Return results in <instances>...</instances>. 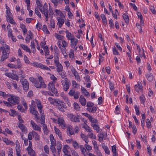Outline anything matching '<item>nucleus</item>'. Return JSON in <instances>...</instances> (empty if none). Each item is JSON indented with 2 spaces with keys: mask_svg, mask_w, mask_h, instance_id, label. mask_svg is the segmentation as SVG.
Listing matches in <instances>:
<instances>
[{
  "mask_svg": "<svg viewBox=\"0 0 156 156\" xmlns=\"http://www.w3.org/2000/svg\"><path fill=\"white\" fill-rule=\"evenodd\" d=\"M104 135L103 134L100 133L98 136L99 137V140L100 142H102L103 141V139Z\"/></svg>",
  "mask_w": 156,
  "mask_h": 156,
  "instance_id": "obj_59",
  "label": "nucleus"
},
{
  "mask_svg": "<svg viewBox=\"0 0 156 156\" xmlns=\"http://www.w3.org/2000/svg\"><path fill=\"white\" fill-rule=\"evenodd\" d=\"M9 51H7L5 49H4L3 51H2V55L0 59L1 62H3L5 60L7 59L9 56Z\"/></svg>",
  "mask_w": 156,
  "mask_h": 156,
  "instance_id": "obj_9",
  "label": "nucleus"
},
{
  "mask_svg": "<svg viewBox=\"0 0 156 156\" xmlns=\"http://www.w3.org/2000/svg\"><path fill=\"white\" fill-rule=\"evenodd\" d=\"M67 134L69 136L75 134L73 130V127L70 125H69L67 127Z\"/></svg>",
  "mask_w": 156,
  "mask_h": 156,
  "instance_id": "obj_18",
  "label": "nucleus"
},
{
  "mask_svg": "<svg viewBox=\"0 0 156 156\" xmlns=\"http://www.w3.org/2000/svg\"><path fill=\"white\" fill-rule=\"evenodd\" d=\"M43 48L45 52V55L47 56L49 55V52L48 47L47 46H45Z\"/></svg>",
  "mask_w": 156,
  "mask_h": 156,
  "instance_id": "obj_44",
  "label": "nucleus"
},
{
  "mask_svg": "<svg viewBox=\"0 0 156 156\" xmlns=\"http://www.w3.org/2000/svg\"><path fill=\"white\" fill-rule=\"evenodd\" d=\"M54 129L55 133L58 135V136L61 139H62L61 136V132H60V130L58 129L57 128L56 126H54Z\"/></svg>",
  "mask_w": 156,
  "mask_h": 156,
  "instance_id": "obj_29",
  "label": "nucleus"
},
{
  "mask_svg": "<svg viewBox=\"0 0 156 156\" xmlns=\"http://www.w3.org/2000/svg\"><path fill=\"white\" fill-rule=\"evenodd\" d=\"M61 83L62 85L63 90L65 91H67L69 87L71 84L68 78H65L64 80L61 81Z\"/></svg>",
  "mask_w": 156,
  "mask_h": 156,
  "instance_id": "obj_4",
  "label": "nucleus"
},
{
  "mask_svg": "<svg viewBox=\"0 0 156 156\" xmlns=\"http://www.w3.org/2000/svg\"><path fill=\"white\" fill-rule=\"evenodd\" d=\"M0 96L3 97L4 98H7L8 97H10V95L9 94H6L4 92L0 91Z\"/></svg>",
  "mask_w": 156,
  "mask_h": 156,
  "instance_id": "obj_45",
  "label": "nucleus"
},
{
  "mask_svg": "<svg viewBox=\"0 0 156 156\" xmlns=\"http://www.w3.org/2000/svg\"><path fill=\"white\" fill-rule=\"evenodd\" d=\"M55 12L58 16H59L60 17H63L65 18V16H64L63 13L60 11L59 10L56 9L55 10Z\"/></svg>",
  "mask_w": 156,
  "mask_h": 156,
  "instance_id": "obj_42",
  "label": "nucleus"
},
{
  "mask_svg": "<svg viewBox=\"0 0 156 156\" xmlns=\"http://www.w3.org/2000/svg\"><path fill=\"white\" fill-rule=\"evenodd\" d=\"M17 108L19 111L22 112H25V111H26V110L23 108L21 105H18L17 106Z\"/></svg>",
  "mask_w": 156,
  "mask_h": 156,
  "instance_id": "obj_56",
  "label": "nucleus"
},
{
  "mask_svg": "<svg viewBox=\"0 0 156 156\" xmlns=\"http://www.w3.org/2000/svg\"><path fill=\"white\" fill-rule=\"evenodd\" d=\"M5 75L13 80H16L17 81L19 80L18 76L12 73H5Z\"/></svg>",
  "mask_w": 156,
  "mask_h": 156,
  "instance_id": "obj_12",
  "label": "nucleus"
},
{
  "mask_svg": "<svg viewBox=\"0 0 156 156\" xmlns=\"http://www.w3.org/2000/svg\"><path fill=\"white\" fill-rule=\"evenodd\" d=\"M113 53L115 55H119V53L118 52L115 48H114L113 49Z\"/></svg>",
  "mask_w": 156,
  "mask_h": 156,
  "instance_id": "obj_64",
  "label": "nucleus"
},
{
  "mask_svg": "<svg viewBox=\"0 0 156 156\" xmlns=\"http://www.w3.org/2000/svg\"><path fill=\"white\" fill-rule=\"evenodd\" d=\"M16 155L17 156H21L20 154V145L18 140L16 141Z\"/></svg>",
  "mask_w": 156,
  "mask_h": 156,
  "instance_id": "obj_17",
  "label": "nucleus"
},
{
  "mask_svg": "<svg viewBox=\"0 0 156 156\" xmlns=\"http://www.w3.org/2000/svg\"><path fill=\"white\" fill-rule=\"evenodd\" d=\"M82 127L83 128H84L86 131L88 132H92V130L91 129L90 127L88 126L86 124H85Z\"/></svg>",
  "mask_w": 156,
  "mask_h": 156,
  "instance_id": "obj_37",
  "label": "nucleus"
},
{
  "mask_svg": "<svg viewBox=\"0 0 156 156\" xmlns=\"http://www.w3.org/2000/svg\"><path fill=\"white\" fill-rule=\"evenodd\" d=\"M81 90L82 92L83 93H84V95L85 96H86L87 98H88L90 96V95L89 93L87 92L86 89L84 87H82Z\"/></svg>",
  "mask_w": 156,
  "mask_h": 156,
  "instance_id": "obj_36",
  "label": "nucleus"
},
{
  "mask_svg": "<svg viewBox=\"0 0 156 156\" xmlns=\"http://www.w3.org/2000/svg\"><path fill=\"white\" fill-rule=\"evenodd\" d=\"M91 126L93 127L94 129L98 133L99 131V126L98 123L95 124H91Z\"/></svg>",
  "mask_w": 156,
  "mask_h": 156,
  "instance_id": "obj_28",
  "label": "nucleus"
},
{
  "mask_svg": "<svg viewBox=\"0 0 156 156\" xmlns=\"http://www.w3.org/2000/svg\"><path fill=\"white\" fill-rule=\"evenodd\" d=\"M57 20L58 21L57 24L58 25L59 27H61L64 22V18L58 17Z\"/></svg>",
  "mask_w": 156,
  "mask_h": 156,
  "instance_id": "obj_21",
  "label": "nucleus"
},
{
  "mask_svg": "<svg viewBox=\"0 0 156 156\" xmlns=\"http://www.w3.org/2000/svg\"><path fill=\"white\" fill-rule=\"evenodd\" d=\"M150 9L151 11V12L153 14H156V11L155 10L154 6L152 5L151 6L150 8Z\"/></svg>",
  "mask_w": 156,
  "mask_h": 156,
  "instance_id": "obj_62",
  "label": "nucleus"
},
{
  "mask_svg": "<svg viewBox=\"0 0 156 156\" xmlns=\"http://www.w3.org/2000/svg\"><path fill=\"white\" fill-rule=\"evenodd\" d=\"M122 17L124 20H125L126 23L127 24H128L129 20V19L128 15L126 13H124L122 15Z\"/></svg>",
  "mask_w": 156,
  "mask_h": 156,
  "instance_id": "obj_35",
  "label": "nucleus"
},
{
  "mask_svg": "<svg viewBox=\"0 0 156 156\" xmlns=\"http://www.w3.org/2000/svg\"><path fill=\"white\" fill-rule=\"evenodd\" d=\"M48 89L51 90L56 96H58V93L57 90L55 88V86L53 83H49L48 85Z\"/></svg>",
  "mask_w": 156,
  "mask_h": 156,
  "instance_id": "obj_7",
  "label": "nucleus"
},
{
  "mask_svg": "<svg viewBox=\"0 0 156 156\" xmlns=\"http://www.w3.org/2000/svg\"><path fill=\"white\" fill-rule=\"evenodd\" d=\"M56 106L58 110L62 112H65V109L67 108L66 104L62 101L59 100Z\"/></svg>",
  "mask_w": 156,
  "mask_h": 156,
  "instance_id": "obj_2",
  "label": "nucleus"
},
{
  "mask_svg": "<svg viewBox=\"0 0 156 156\" xmlns=\"http://www.w3.org/2000/svg\"><path fill=\"white\" fill-rule=\"evenodd\" d=\"M43 14H44L45 17V20L46 21H47L48 19V12L49 13V11L48 10V7L47 5L45 4L44 7V11L42 12H41Z\"/></svg>",
  "mask_w": 156,
  "mask_h": 156,
  "instance_id": "obj_13",
  "label": "nucleus"
},
{
  "mask_svg": "<svg viewBox=\"0 0 156 156\" xmlns=\"http://www.w3.org/2000/svg\"><path fill=\"white\" fill-rule=\"evenodd\" d=\"M48 100L50 102L51 104L54 105L55 103L57 104L58 103L59 99L53 98H52L49 97L48 98Z\"/></svg>",
  "mask_w": 156,
  "mask_h": 156,
  "instance_id": "obj_22",
  "label": "nucleus"
},
{
  "mask_svg": "<svg viewBox=\"0 0 156 156\" xmlns=\"http://www.w3.org/2000/svg\"><path fill=\"white\" fill-rule=\"evenodd\" d=\"M87 110L90 112L95 113L96 111L97 108L96 107H87Z\"/></svg>",
  "mask_w": 156,
  "mask_h": 156,
  "instance_id": "obj_38",
  "label": "nucleus"
},
{
  "mask_svg": "<svg viewBox=\"0 0 156 156\" xmlns=\"http://www.w3.org/2000/svg\"><path fill=\"white\" fill-rule=\"evenodd\" d=\"M81 136L82 138L85 141V142L87 144L88 143V138L84 134L82 133L81 134Z\"/></svg>",
  "mask_w": 156,
  "mask_h": 156,
  "instance_id": "obj_46",
  "label": "nucleus"
},
{
  "mask_svg": "<svg viewBox=\"0 0 156 156\" xmlns=\"http://www.w3.org/2000/svg\"><path fill=\"white\" fill-rule=\"evenodd\" d=\"M55 66L57 67L56 71L58 73L62 72L63 70V66L61 64L59 63V64L55 65Z\"/></svg>",
  "mask_w": 156,
  "mask_h": 156,
  "instance_id": "obj_26",
  "label": "nucleus"
},
{
  "mask_svg": "<svg viewBox=\"0 0 156 156\" xmlns=\"http://www.w3.org/2000/svg\"><path fill=\"white\" fill-rule=\"evenodd\" d=\"M102 147L104 149L106 153L109 154H110V151L109 150L108 147L105 145H102Z\"/></svg>",
  "mask_w": 156,
  "mask_h": 156,
  "instance_id": "obj_41",
  "label": "nucleus"
},
{
  "mask_svg": "<svg viewBox=\"0 0 156 156\" xmlns=\"http://www.w3.org/2000/svg\"><path fill=\"white\" fill-rule=\"evenodd\" d=\"M33 66L35 67H38L42 69L44 65L41 63L37 62H34L33 63Z\"/></svg>",
  "mask_w": 156,
  "mask_h": 156,
  "instance_id": "obj_39",
  "label": "nucleus"
},
{
  "mask_svg": "<svg viewBox=\"0 0 156 156\" xmlns=\"http://www.w3.org/2000/svg\"><path fill=\"white\" fill-rule=\"evenodd\" d=\"M79 101L83 106H85L86 104V100L85 98L82 95L80 98Z\"/></svg>",
  "mask_w": 156,
  "mask_h": 156,
  "instance_id": "obj_24",
  "label": "nucleus"
},
{
  "mask_svg": "<svg viewBox=\"0 0 156 156\" xmlns=\"http://www.w3.org/2000/svg\"><path fill=\"white\" fill-rule=\"evenodd\" d=\"M58 73L62 79L65 78V77L66 76V73L65 71L59 72Z\"/></svg>",
  "mask_w": 156,
  "mask_h": 156,
  "instance_id": "obj_52",
  "label": "nucleus"
},
{
  "mask_svg": "<svg viewBox=\"0 0 156 156\" xmlns=\"http://www.w3.org/2000/svg\"><path fill=\"white\" fill-rule=\"evenodd\" d=\"M17 125L18 127L21 130L22 132L26 133L27 132V128L23 124L20 123H18Z\"/></svg>",
  "mask_w": 156,
  "mask_h": 156,
  "instance_id": "obj_19",
  "label": "nucleus"
},
{
  "mask_svg": "<svg viewBox=\"0 0 156 156\" xmlns=\"http://www.w3.org/2000/svg\"><path fill=\"white\" fill-rule=\"evenodd\" d=\"M23 87V90L25 91H27L29 89V83L25 79H22L20 80Z\"/></svg>",
  "mask_w": 156,
  "mask_h": 156,
  "instance_id": "obj_6",
  "label": "nucleus"
},
{
  "mask_svg": "<svg viewBox=\"0 0 156 156\" xmlns=\"http://www.w3.org/2000/svg\"><path fill=\"white\" fill-rule=\"evenodd\" d=\"M53 12L52 9L51 8V6H49V15L50 17L51 18V22H50V26H51L53 28H54L55 27V23L53 20H52V18L53 17Z\"/></svg>",
  "mask_w": 156,
  "mask_h": 156,
  "instance_id": "obj_8",
  "label": "nucleus"
},
{
  "mask_svg": "<svg viewBox=\"0 0 156 156\" xmlns=\"http://www.w3.org/2000/svg\"><path fill=\"white\" fill-rule=\"evenodd\" d=\"M42 94L45 95H49L51 96H53L54 94L50 91H43Z\"/></svg>",
  "mask_w": 156,
  "mask_h": 156,
  "instance_id": "obj_54",
  "label": "nucleus"
},
{
  "mask_svg": "<svg viewBox=\"0 0 156 156\" xmlns=\"http://www.w3.org/2000/svg\"><path fill=\"white\" fill-rule=\"evenodd\" d=\"M36 0V3L37 5V7L39 9L40 11L41 12H42L44 11V5L45 4H46V5H47V4L45 3L42 9L41 8L42 6V2H40L39 0Z\"/></svg>",
  "mask_w": 156,
  "mask_h": 156,
  "instance_id": "obj_14",
  "label": "nucleus"
},
{
  "mask_svg": "<svg viewBox=\"0 0 156 156\" xmlns=\"http://www.w3.org/2000/svg\"><path fill=\"white\" fill-rule=\"evenodd\" d=\"M42 30L44 32H45L46 34H49L50 33L49 31L48 30L47 26L45 25L43 26Z\"/></svg>",
  "mask_w": 156,
  "mask_h": 156,
  "instance_id": "obj_49",
  "label": "nucleus"
},
{
  "mask_svg": "<svg viewBox=\"0 0 156 156\" xmlns=\"http://www.w3.org/2000/svg\"><path fill=\"white\" fill-rule=\"evenodd\" d=\"M146 123L147 127L148 128H149L151 127V123L150 121L148 119H146Z\"/></svg>",
  "mask_w": 156,
  "mask_h": 156,
  "instance_id": "obj_57",
  "label": "nucleus"
},
{
  "mask_svg": "<svg viewBox=\"0 0 156 156\" xmlns=\"http://www.w3.org/2000/svg\"><path fill=\"white\" fill-rule=\"evenodd\" d=\"M74 108L76 110L79 111L80 107L78 103L76 102H75L74 103Z\"/></svg>",
  "mask_w": 156,
  "mask_h": 156,
  "instance_id": "obj_50",
  "label": "nucleus"
},
{
  "mask_svg": "<svg viewBox=\"0 0 156 156\" xmlns=\"http://www.w3.org/2000/svg\"><path fill=\"white\" fill-rule=\"evenodd\" d=\"M62 144L60 142H58L57 143L56 148L57 150L58 155L59 156L61 151Z\"/></svg>",
  "mask_w": 156,
  "mask_h": 156,
  "instance_id": "obj_23",
  "label": "nucleus"
},
{
  "mask_svg": "<svg viewBox=\"0 0 156 156\" xmlns=\"http://www.w3.org/2000/svg\"><path fill=\"white\" fill-rule=\"evenodd\" d=\"M27 151H28V154L30 156H32L35 154V152L33 149L30 147H27Z\"/></svg>",
  "mask_w": 156,
  "mask_h": 156,
  "instance_id": "obj_30",
  "label": "nucleus"
},
{
  "mask_svg": "<svg viewBox=\"0 0 156 156\" xmlns=\"http://www.w3.org/2000/svg\"><path fill=\"white\" fill-rule=\"evenodd\" d=\"M6 20L7 22H9L12 24H13L15 25H16V23L14 22V20L12 17L6 18Z\"/></svg>",
  "mask_w": 156,
  "mask_h": 156,
  "instance_id": "obj_40",
  "label": "nucleus"
},
{
  "mask_svg": "<svg viewBox=\"0 0 156 156\" xmlns=\"http://www.w3.org/2000/svg\"><path fill=\"white\" fill-rule=\"evenodd\" d=\"M43 129L44 132L45 134H47L48 133L49 131L47 128V126L46 124H43Z\"/></svg>",
  "mask_w": 156,
  "mask_h": 156,
  "instance_id": "obj_47",
  "label": "nucleus"
},
{
  "mask_svg": "<svg viewBox=\"0 0 156 156\" xmlns=\"http://www.w3.org/2000/svg\"><path fill=\"white\" fill-rule=\"evenodd\" d=\"M116 147L115 145H113L112 146V151L113 153V154H117L116 152Z\"/></svg>",
  "mask_w": 156,
  "mask_h": 156,
  "instance_id": "obj_61",
  "label": "nucleus"
},
{
  "mask_svg": "<svg viewBox=\"0 0 156 156\" xmlns=\"http://www.w3.org/2000/svg\"><path fill=\"white\" fill-rule=\"evenodd\" d=\"M78 42V40L74 38L73 39H71L70 40L71 46L72 48H74Z\"/></svg>",
  "mask_w": 156,
  "mask_h": 156,
  "instance_id": "obj_20",
  "label": "nucleus"
},
{
  "mask_svg": "<svg viewBox=\"0 0 156 156\" xmlns=\"http://www.w3.org/2000/svg\"><path fill=\"white\" fill-rule=\"evenodd\" d=\"M72 144L75 149H77L79 148V147L78 146V144L76 141H74L73 140V142L72 143Z\"/></svg>",
  "mask_w": 156,
  "mask_h": 156,
  "instance_id": "obj_58",
  "label": "nucleus"
},
{
  "mask_svg": "<svg viewBox=\"0 0 156 156\" xmlns=\"http://www.w3.org/2000/svg\"><path fill=\"white\" fill-rule=\"evenodd\" d=\"M90 121L91 122V124H95L98 122V120L97 119L92 117L91 116L89 119Z\"/></svg>",
  "mask_w": 156,
  "mask_h": 156,
  "instance_id": "obj_43",
  "label": "nucleus"
},
{
  "mask_svg": "<svg viewBox=\"0 0 156 156\" xmlns=\"http://www.w3.org/2000/svg\"><path fill=\"white\" fill-rule=\"evenodd\" d=\"M34 101L32 100L31 101V105H29V111L30 112L31 114L34 115L35 118H36V121H37V120L40 119V117L38 115L39 114L38 112L36 110L35 108V106L34 105Z\"/></svg>",
  "mask_w": 156,
  "mask_h": 156,
  "instance_id": "obj_1",
  "label": "nucleus"
},
{
  "mask_svg": "<svg viewBox=\"0 0 156 156\" xmlns=\"http://www.w3.org/2000/svg\"><path fill=\"white\" fill-rule=\"evenodd\" d=\"M30 123L34 129L35 130H38L41 132V128L38 126L32 120L30 121Z\"/></svg>",
  "mask_w": 156,
  "mask_h": 156,
  "instance_id": "obj_16",
  "label": "nucleus"
},
{
  "mask_svg": "<svg viewBox=\"0 0 156 156\" xmlns=\"http://www.w3.org/2000/svg\"><path fill=\"white\" fill-rule=\"evenodd\" d=\"M20 46L24 50L26 51L27 52L30 53H31L30 48L27 46H26L23 44H20Z\"/></svg>",
  "mask_w": 156,
  "mask_h": 156,
  "instance_id": "obj_27",
  "label": "nucleus"
},
{
  "mask_svg": "<svg viewBox=\"0 0 156 156\" xmlns=\"http://www.w3.org/2000/svg\"><path fill=\"white\" fill-rule=\"evenodd\" d=\"M55 146H50V149L51 151L53 156H56V149L55 147Z\"/></svg>",
  "mask_w": 156,
  "mask_h": 156,
  "instance_id": "obj_34",
  "label": "nucleus"
},
{
  "mask_svg": "<svg viewBox=\"0 0 156 156\" xmlns=\"http://www.w3.org/2000/svg\"><path fill=\"white\" fill-rule=\"evenodd\" d=\"M10 96V98L8 99V101L9 103L13 105L18 104L19 103L20 100L19 97L11 95Z\"/></svg>",
  "mask_w": 156,
  "mask_h": 156,
  "instance_id": "obj_5",
  "label": "nucleus"
},
{
  "mask_svg": "<svg viewBox=\"0 0 156 156\" xmlns=\"http://www.w3.org/2000/svg\"><path fill=\"white\" fill-rule=\"evenodd\" d=\"M32 137L34 138V140L36 141H39L40 140V136L34 130L30 132L28 135V138L29 140H31L32 139Z\"/></svg>",
  "mask_w": 156,
  "mask_h": 156,
  "instance_id": "obj_3",
  "label": "nucleus"
},
{
  "mask_svg": "<svg viewBox=\"0 0 156 156\" xmlns=\"http://www.w3.org/2000/svg\"><path fill=\"white\" fill-rule=\"evenodd\" d=\"M44 150L46 154H49V148L47 145H46L44 147Z\"/></svg>",
  "mask_w": 156,
  "mask_h": 156,
  "instance_id": "obj_55",
  "label": "nucleus"
},
{
  "mask_svg": "<svg viewBox=\"0 0 156 156\" xmlns=\"http://www.w3.org/2000/svg\"><path fill=\"white\" fill-rule=\"evenodd\" d=\"M67 117L70 119L71 121L75 122H80L79 119L75 115L71 113H68L67 115Z\"/></svg>",
  "mask_w": 156,
  "mask_h": 156,
  "instance_id": "obj_10",
  "label": "nucleus"
},
{
  "mask_svg": "<svg viewBox=\"0 0 156 156\" xmlns=\"http://www.w3.org/2000/svg\"><path fill=\"white\" fill-rule=\"evenodd\" d=\"M58 123L59 126L63 129H65L66 126V124L63 118L62 117L58 118Z\"/></svg>",
  "mask_w": 156,
  "mask_h": 156,
  "instance_id": "obj_11",
  "label": "nucleus"
},
{
  "mask_svg": "<svg viewBox=\"0 0 156 156\" xmlns=\"http://www.w3.org/2000/svg\"><path fill=\"white\" fill-rule=\"evenodd\" d=\"M100 16L102 20V22L104 25H106L107 24V20L104 14H101Z\"/></svg>",
  "mask_w": 156,
  "mask_h": 156,
  "instance_id": "obj_33",
  "label": "nucleus"
},
{
  "mask_svg": "<svg viewBox=\"0 0 156 156\" xmlns=\"http://www.w3.org/2000/svg\"><path fill=\"white\" fill-rule=\"evenodd\" d=\"M66 47H62L60 49L61 50V51L62 54L64 55V56L65 57L66 56H67L66 55V49L65 48Z\"/></svg>",
  "mask_w": 156,
  "mask_h": 156,
  "instance_id": "obj_53",
  "label": "nucleus"
},
{
  "mask_svg": "<svg viewBox=\"0 0 156 156\" xmlns=\"http://www.w3.org/2000/svg\"><path fill=\"white\" fill-rule=\"evenodd\" d=\"M146 76L147 80L149 81H151L153 80V76L152 73H147L146 74Z\"/></svg>",
  "mask_w": 156,
  "mask_h": 156,
  "instance_id": "obj_32",
  "label": "nucleus"
},
{
  "mask_svg": "<svg viewBox=\"0 0 156 156\" xmlns=\"http://www.w3.org/2000/svg\"><path fill=\"white\" fill-rule=\"evenodd\" d=\"M6 13L8 17L7 18L11 17L12 16V14L10 12V10H9L8 9L6 8Z\"/></svg>",
  "mask_w": 156,
  "mask_h": 156,
  "instance_id": "obj_63",
  "label": "nucleus"
},
{
  "mask_svg": "<svg viewBox=\"0 0 156 156\" xmlns=\"http://www.w3.org/2000/svg\"><path fill=\"white\" fill-rule=\"evenodd\" d=\"M8 35L9 37H12V29L9 28L8 30Z\"/></svg>",
  "mask_w": 156,
  "mask_h": 156,
  "instance_id": "obj_60",
  "label": "nucleus"
},
{
  "mask_svg": "<svg viewBox=\"0 0 156 156\" xmlns=\"http://www.w3.org/2000/svg\"><path fill=\"white\" fill-rule=\"evenodd\" d=\"M18 75L19 76L20 78H22V79H24L23 78L25 77V74L22 70L19 73Z\"/></svg>",
  "mask_w": 156,
  "mask_h": 156,
  "instance_id": "obj_51",
  "label": "nucleus"
},
{
  "mask_svg": "<svg viewBox=\"0 0 156 156\" xmlns=\"http://www.w3.org/2000/svg\"><path fill=\"white\" fill-rule=\"evenodd\" d=\"M50 140L51 141V145L50 146H56V140L54 138V136L52 134L50 135Z\"/></svg>",
  "mask_w": 156,
  "mask_h": 156,
  "instance_id": "obj_25",
  "label": "nucleus"
},
{
  "mask_svg": "<svg viewBox=\"0 0 156 156\" xmlns=\"http://www.w3.org/2000/svg\"><path fill=\"white\" fill-rule=\"evenodd\" d=\"M35 86L37 88H41V87L45 88L46 87V85L44 83H41L40 82L38 81L37 80L34 83Z\"/></svg>",
  "mask_w": 156,
  "mask_h": 156,
  "instance_id": "obj_15",
  "label": "nucleus"
},
{
  "mask_svg": "<svg viewBox=\"0 0 156 156\" xmlns=\"http://www.w3.org/2000/svg\"><path fill=\"white\" fill-rule=\"evenodd\" d=\"M66 37L68 38L69 40H70L71 39H72L75 38L74 36L72 35L69 32L68 30H66Z\"/></svg>",
  "mask_w": 156,
  "mask_h": 156,
  "instance_id": "obj_31",
  "label": "nucleus"
},
{
  "mask_svg": "<svg viewBox=\"0 0 156 156\" xmlns=\"http://www.w3.org/2000/svg\"><path fill=\"white\" fill-rule=\"evenodd\" d=\"M68 145H66L64 146L62 148V151L64 153V154H68V151L67 150V147H68Z\"/></svg>",
  "mask_w": 156,
  "mask_h": 156,
  "instance_id": "obj_48",
  "label": "nucleus"
}]
</instances>
